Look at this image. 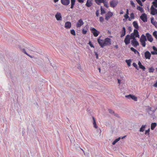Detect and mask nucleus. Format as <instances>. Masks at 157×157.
<instances>
[{
    "label": "nucleus",
    "instance_id": "obj_8",
    "mask_svg": "<svg viewBox=\"0 0 157 157\" xmlns=\"http://www.w3.org/2000/svg\"><path fill=\"white\" fill-rule=\"evenodd\" d=\"M140 19L144 22H145L147 21V18L146 14L144 13H143L140 17Z\"/></svg>",
    "mask_w": 157,
    "mask_h": 157
},
{
    "label": "nucleus",
    "instance_id": "obj_38",
    "mask_svg": "<svg viewBox=\"0 0 157 157\" xmlns=\"http://www.w3.org/2000/svg\"><path fill=\"white\" fill-rule=\"evenodd\" d=\"M71 33L73 35H75V32L74 29H72L71 30Z\"/></svg>",
    "mask_w": 157,
    "mask_h": 157
},
{
    "label": "nucleus",
    "instance_id": "obj_2",
    "mask_svg": "<svg viewBox=\"0 0 157 157\" xmlns=\"http://www.w3.org/2000/svg\"><path fill=\"white\" fill-rule=\"evenodd\" d=\"M156 109L157 108H156L155 109L154 108L149 107L147 109V110L149 114L151 115L152 117H153V114H154Z\"/></svg>",
    "mask_w": 157,
    "mask_h": 157
},
{
    "label": "nucleus",
    "instance_id": "obj_58",
    "mask_svg": "<svg viewBox=\"0 0 157 157\" xmlns=\"http://www.w3.org/2000/svg\"><path fill=\"white\" fill-rule=\"evenodd\" d=\"M132 65L135 67L137 66V65L135 63H133L132 64Z\"/></svg>",
    "mask_w": 157,
    "mask_h": 157
},
{
    "label": "nucleus",
    "instance_id": "obj_42",
    "mask_svg": "<svg viewBox=\"0 0 157 157\" xmlns=\"http://www.w3.org/2000/svg\"><path fill=\"white\" fill-rule=\"evenodd\" d=\"M104 4V6L106 7L107 8H108L109 7V6L108 5L107 2H106L105 1L104 2H103Z\"/></svg>",
    "mask_w": 157,
    "mask_h": 157
},
{
    "label": "nucleus",
    "instance_id": "obj_48",
    "mask_svg": "<svg viewBox=\"0 0 157 157\" xmlns=\"http://www.w3.org/2000/svg\"><path fill=\"white\" fill-rule=\"evenodd\" d=\"M87 31L86 30H85L84 29H82V33L83 34H86L87 33Z\"/></svg>",
    "mask_w": 157,
    "mask_h": 157
},
{
    "label": "nucleus",
    "instance_id": "obj_50",
    "mask_svg": "<svg viewBox=\"0 0 157 157\" xmlns=\"http://www.w3.org/2000/svg\"><path fill=\"white\" fill-rule=\"evenodd\" d=\"M150 131V129L149 128L147 130L145 131V134H149V132Z\"/></svg>",
    "mask_w": 157,
    "mask_h": 157
},
{
    "label": "nucleus",
    "instance_id": "obj_32",
    "mask_svg": "<svg viewBox=\"0 0 157 157\" xmlns=\"http://www.w3.org/2000/svg\"><path fill=\"white\" fill-rule=\"evenodd\" d=\"M121 139V137H119L116 139L112 143L113 145H115L116 143L118 141Z\"/></svg>",
    "mask_w": 157,
    "mask_h": 157
},
{
    "label": "nucleus",
    "instance_id": "obj_7",
    "mask_svg": "<svg viewBox=\"0 0 157 157\" xmlns=\"http://www.w3.org/2000/svg\"><path fill=\"white\" fill-rule=\"evenodd\" d=\"M113 15V13L111 12L110 11H109L106 14H105V19L106 21H108L109 18L112 17Z\"/></svg>",
    "mask_w": 157,
    "mask_h": 157
},
{
    "label": "nucleus",
    "instance_id": "obj_21",
    "mask_svg": "<svg viewBox=\"0 0 157 157\" xmlns=\"http://www.w3.org/2000/svg\"><path fill=\"white\" fill-rule=\"evenodd\" d=\"M133 26L136 29H138L139 27L138 23L136 21H133Z\"/></svg>",
    "mask_w": 157,
    "mask_h": 157
},
{
    "label": "nucleus",
    "instance_id": "obj_30",
    "mask_svg": "<svg viewBox=\"0 0 157 157\" xmlns=\"http://www.w3.org/2000/svg\"><path fill=\"white\" fill-rule=\"evenodd\" d=\"M146 125H142L141 128L140 129V132H143L144 131Z\"/></svg>",
    "mask_w": 157,
    "mask_h": 157
},
{
    "label": "nucleus",
    "instance_id": "obj_15",
    "mask_svg": "<svg viewBox=\"0 0 157 157\" xmlns=\"http://www.w3.org/2000/svg\"><path fill=\"white\" fill-rule=\"evenodd\" d=\"M61 3L65 6L68 5L70 3V0H61Z\"/></svg>",
    "mask_w": 157,
    "mask_h": 157
},
{
    "label": "nucleus",
    "instance_id": "obj_35",
    "mask_svg": "<svg viewBox=\"0 0 157 157\" xmlns=\"http://www.w3.org/2000/svg\"><path fill=\"white\" fill-rule=\"evenodd\" d=\"M101 15H102L103 14L105 13V11L103 9L102 6H101Z\"/></svg>",
    "mask_w": 157,
    "mask_h": 157
},
{
    "label": "nucleus",
    "instance_id": "obj_43",
    "mask_svg": "<svg viewBox=\"0 0 157 157\" xmlns=\"http://www.w3.org/2000/svg\"><path fill=\"white\" fill-rule=\"evenodd\" d=\"M99 20L100 22H102L104 20V18L102 17H101L99 18Z\"/></svg>",
    "mask_w": 157,
    "mask_h": 157
},
{
    "label": "nucleus",
    "instance_id": "obj_52",
    "mask_svg": "<svg viewBox=\"0 0 157 157\" xmlns=\"http://www.w3.org/2000/svg\"><path fill=\"white\" fill-rule=\"evenodd\" d=\"M96 16L97 17H98L99 16V10H97L96 12Z\"/></svg>",
    "mask_w": 157,
    "mask_h": 157
},
{
    "label": "nucleus",
    "instance_id": "obj_41",
    "mask_svg": "<svg viewBox=\"0 0 157 157\" xmlns=\"http://www.w3.org/2000/svg\"><path fill=\"white\" fill-rule=\"evenodd\" d=\"M131 39H132L135 37V35L133 33H132L130 36Z\"/></svg>",
    "mask_w": 157,
    "mask_h": 157
},
{
    "label": "nucleus",
    "instance_id": "obj_1",
    "mask_svg": "<svg viewBox=\"0 0 157 157\" xmlns=\"http://www.w3.org/2000/svg\"><path fill=\"white\" fill-rule=\"evenodd\" d=\"M152 4L151 8V13L152 15H155L157 13V9L154 7L155 6V8H157V0H155V1H153Z\"/></svg>",
    "mask_w": 157,
    "mask_h": 157
},
{
    "label": "nucleus",
    "instance_id": "obj_31",
    "mask_svg": "<svg viewBox=\"0 0 157 157\" xmlns=\"http://www.w3.org/2000/svg\"><path fill=\"white\" fill-rule=\"evenodd\" d=\"M137 10H139L141 13H143L144 12V10L143 8L139 6H138L137 7Z\"/></svg>",
    "mask_w": 157,
    "mask_h": 157
},
{
    "label": "nucleus",
    "instance_id": "obj_24",
    "mask_svg": "<svg viewBox=\"0 0 157 157\" xmlns=\"http://www.w3.org/2000/svg\"><path fill=\"white\" fill-rule=\"evenodd\" d=\"M151 23L154 25L156 28H157V23L156 21H154V18L153 17H151Z\"/></svg>",
    "mask_w": 157,
    "mask_h": 157
},
{
    "label": "nucleus",
    "instance_id": "obj_44",
    "mask_svg": "<svg viewBox=\"0 0 157 157\" xmlns=\"http://www.w3.org/2000/svg\"><path fill=\"white\" fill-rule=\"evenodd\" d=\"M108 111L110 113L112 114V115H113V114L114 113V111L111 109H109Z\"/></svg>",
    "mask_w": 157,
    "mask_h": 157
},
{
    "label": "nucleus",
    "instance_id": "obj_29",
    "mask_svg": "<svg viewBox=\"0 0 157 157\" xmlns=\"http://www.w3.org/2000/svg\"><path fill=\"white\" fill-rule=\"evenodd\" d=\"M130 49H131V50L135 54L137 53L139 55L140 54H139V52L137 50H136V49L134 48H133L131 47V48Z\"/></svg>",
    "mask_w": 157,
    "mask_h": 157
},
{
    "label": "nucleus",
    "instance_id": "obj_56",
    "mask_svg": "<svg viewBox=\"0 0 157 157\" xmlns=\"http://www.w3.org/2000/svg\"><path fill=\"white\" fill-rule=\"evenodd\" d=\"M113 115H114V116H115L117 117H119V115L118 114L115 113L113 114Z\"/></svg>",
    "mask_w": 157,
    "mask_h": 157
},
{
    "label": "nucleus",
    "instance_id": "obj_16",
    "mask_svg": "<svg viewBox=\"0 0 157 157\" xmlns=\"http://www.w3.org/2000/svg\"><path fill=\"white\" fill-rule=\"evenodd\" d=\"M65 27L67 29H69L71 27V23L69 21H67L65 23Z\"/></svg>",
    "mask_w": 157,
    "mask_h": 157
},
{
    "label": "nucleus",
    "instance_id": "obj_61",
    "mask_svg": "<svg viewBox=\"0 0 157 157\" xmlns=\"http://www.w3.org/2000/svg\"><path fill=\"white\" fill-rule=\"evenodd\" d=\"M153 86L155 87H157V80L155 82Z\"/></svg>",
    "mask_w": 157,
    "mask_h": 157
},
{
    "label": "nucleus",
    "instance_id": "obj_5",
    "mask_svg": "<svg viewBox=\"0 0 157 157\" xmlns=\"http://www.w3.org/2000/svg\"><path fill=\"white\" fill-rule=\"evenodd\" d=\"M130 35H127L126 36L124 40V42L126 45H128L130 43Z\"/></svg>",
    "mask_w": 157,
    "mask_h": 157
},
{
    "label": "nucleus",
    "instance_id": "obj_18",
    "mask_svg": "<svg viewBox=\"0 0 157 157\" xmlns=\"http://www.w3.org/2000/svg\"><path fill=\"white\" fill-rule=\"evenodd\" d=\"M134 34L136 36V37L139 38L140 35L139 34V32L137 29H134Z\"/></svg>",
    "mask_w": 157,
    "mask_h": 157
},
{
    "label": "nucleus",
    "instance_id": "obj_64",
    "mask_svg": "<svg viewBox=\"0 0 157 157\" xmlns=\"http://www.w3.org/2000/svg\"><path fill=\"white\" fill-rule=\"evenodd\" d=\"M117 80H118V83L119 84H120V83H121V80L119 79H117Z\"/></svg>",
    "mask_w": 157,
    "mask_h": 157
},
{
    "label": "nucleus",
    "instance_id": "obj_40",
    "mask_svg": "<svg viewBox=\"0 0 157 157\" xmlns=\"http://www.w3.org/2000/svg\"><path fill=\"white\" fill-rule=\"evenodd\" d=\"M19 48H20V49H21V50L22 52L24 53L26 55L28 54V53H27V52L25 51V49H22L20 47H19Z\"/></svg>",
    "mask_w": 157,
    "mask_h": 157
},
{
    "label": "nucleus",
    "instance_id": "obj_47",
    "mask_svg": "<svg viewBox=\"0 0 157 157\" xmlns=\"http://www.w3.org/2000/svg\"><path fill=\"white\" fill-rule=\"evenodd\" d=\"M154 71V69L152 67L150 68L149 69V72H153Z\"/></svg>",
    "mask_w": 157,
    "mask_h": 157
},
{
    "label": "nucleus",
    "instance_id": "obj_37",
    "mask_svg": "<svg viewBox=\"0 0 157 157\" xmlns=\"http://www.w3.org/2000/svg\"><path fill=\"white\" fill-rule=\"evenodd\" d=\"M153 35L157 40V31L154 32Z\"/></svg>",
    "mask_w": 157,
    "mask_h": 157
},
{
    "label": "nucleus",
    "instance_id": "obj_45",
    "mask_svg": "<svg viewBox=\"0 0 157 157\" xmlns=\"http://www.w3.org/2000/svg\"><path fill=\"white\" fill-rule=\"evenodd\" d=\"M130 4L132 5V6L133 7H135V4L132 1H130Z\"/></svg>",
    "mask_w": 157,
    "mask_h": 157
},
{
    "label": "nucleus",
    "instance_id": "obj_28",
    "mask_svg": "<svg viewBox=\"0 0 157 157\" xmlns=\"http://www.w3.org/2000/svg\"><path fill=\"white\" fill-rule=\"evenodd\" d=\"M105 1V0H95L96 3L99 5H100L99 3L104 2Z\"/></svg>",
    "mask_w": 157,
    "mask_h": 157
},
{
    "label": "nucleus",
    "instance_id": "obj_10",
    "mask_svg": "<svg viewBox=\"0 0 157 157\" xmlns=\"http://www.w3.org/2000/svg\"><path fill=\"white\" fill-rule=\"evenodd\" d=\"M98 41L99 44L101 48H103L105 46L104 40L98 39Z\"/></svg>",
    "mask_w": 157,
    "mask_h": 157
},
{
    "label": "nucleus",
    "instance_id": "obj_13",
    "mask_svg": "<svg viewBox=\"0 0 157 157\" xmlns=\"http://www.w3.org/2000/svg\"><path fill=\"white\" fill-rule=\"evenodd\" d=\"M84 24L82 20V19H79L76 24V27L77 28L80 27Z\"/></svg>",
    "mask_w": 157,
    "mask_h": 157
},
{
    "label": "nucleus",
    "instance_id": "obj_34",
    "mask_svg": "<svg viewBox=\"0 0 157 157\" xmlns=\"http://www.w3.org/2000/svg\"><path fill=\"white\" fill-rule=\"evenodd\" d=\"M146 41H141L140 40L141 43V45L143 47H145L146 46Z\"/></svg>",
    "mask_w": 157,
    "mask_h": 157
},
{
    "label": "nucleus",
    "instance_id": "obj_11",
    "mask_svg": "<svg viewBox=\"0 0 157 157\" xmlns=\"http://www.w3.org/2000/svg\"><path fill=\"white\" fill-rule=\"evenodd\" d=\"M146 36L148 40L150 42H151L153 40V38L152 37L151 35L149 33H147L146 34Z\"/></svg>",
    "mask_w": 157,
    "mask_h": 157
},
{
    "label": "nucleus",
    "instance_id": "obj_55",
    "mask_svg": "<svg viewBox=\"0 0 157 157\" xmlns=\"http://www.w3.org/2000/svg\"><path fill=\"white\" fill-rule=\"evenodd\" d=\"M124 16L126 19H127L129 18V16H128V14H125V15H124Z\"/></svg>",
    "mask_w": 157,
    "mask_h": 157
},
{
    "label": "nucleus",
    "instance_id": "obj_14",
    "mask_svg": "<svg viewBox=\"0 0 157 157\" xmlns=\"http://www.w3.org/2000/svg\"><path fill=\"white\" fill-rule=\"evenodd\" d=\"M144 56L146 59H150L151 56V54L149 51H147L144 53Z\"/></svg>",
    "mask_w": 157,
    "mask_h": 157
},
{
    "label": "nucleus",
    "instance_id": "obj_12",
    "mask_svg": "<svg viewBox=\"0 0 157 157\" xmlns=\"http://www.w3.org/2000/svg\"><path fill=\"white\" fill-rule=\"evenodd\" d=\"M105 46L110 45L111 44V39L109 38H107L104 40Z\"/></svg>",
    "mask_w": 157,
    "mask_h": 157
},
{
    "label": "nucleus",
    "instance_id": "obj_19",
    "mask_svg": "<svg viewBox=\"0 0 157 157\" xmlns=\"http://www.w3.org/2000/svg\"><path fill=\"white\" fill-rule=\"evenodd\" d=\"M138 64L140 68L142 69L143 71L145 70V67L141 63L140 61L138 62Z\"/></svg>",
    "mask_w": 157,
    "mask_h": 157
},
{
    "label": "nucleus",
    "instance_id": "obj_3",
    "mask_svg": "<svg viewBox=\"0 0 157 157\" xmlns=\"http://www.w3.org/2000/svg\"><path fill=\"white\" fill-rule=\"evenodd\" d=\"M90 30L92 33H93L94 36L95 37L97 36L100 33L99 32L94 28H91Z\"/></svg>",
    "mask_w": 157,
    "mask_h": 157
},
{
    "label": "nucleus",
    "instance_id": "obj_23",
    "mask_svg": "<svg viewBox=\"0 0 157 157\" xmlns=\"http://www.w3.org/2000/svg\"><path fill=\"white\" fill-rule=\"evenodd\" d=\"M140 40L147 41V39L146 36L144 34H142L141 36Z\"/></svg>",
    "mask_w": 157,
    "mask_h": 157
},
{
    "label": "nucleus",
    "instance_id": "obj_60",
    "mask_svg": "<svg viewBox=\"0 0 157 157\" xmlns=\"http://www.w3.org/2000/svg\"><path fill=\"white\" fill-rule=\"evenodd\" d=\"M128 29L129 32H130L132 31V29L130 26L128 27Z\"/></svg>",
    "mask_w": 157,
    "mask_h": 157
},
{
    "label": "nucleus",
    "instance_id": "obj_25",
    "mask_svg": "<svg viewBox=\"0 0 157 157\" xmlns=\"http://www.w3.org/2000/svg\"><path fill=\"white\" fill-rule=\"evenodd\" d=\"M71 0V8L73 9L75 5V0Z\"/></svg>",
    "mask_w": 157,
    "mask_h": 157
},
{
    "label": "nucleus",
    "instance_id": "obj_51",
    "mask_svg": "<svg viewBox=\"0 0 157 157\" xmlns=\"http://www.w3.org/2000/svg\"><path fill=\"white\" fill-rule=\"evenodd\" d=\"M89 44L91 47L94 48V46L90 41L89 42Z\"/></svg>",
    "mask_w": 157,
    "mask_h": 157
},
{
    "label": "nucleus",
    "instance_id": "obj_49",
    "mask_svg": "<svg viewBox=\"0 0 157 157\" xmlns=\"http://www.w3.org/2000/svg\"><path fill=\"white\" fill-rule=\"evenodd\" d=\"M151 53L152 55L157 54V51H154L151 52Z\"/></svg>",
    "mask_w": 157,
    "mask_h": 157
},
{
    "label": "nucleus",
    "instance_id": "obj_39",
    "mask_svg": "<svg viewBox=\"0 0 157 157\" xmlns=\"http://www.w3.org/2000/svg\"><path fill=\"white\" fill-rule=\"evenodd\" d=\"M137 2L141 6H142L143 5L140 0H136Z\"/></svg>",
    "mask_w": 157,
    "mask_h": 157
},
{
    "label": "nucleus",
    "instance_id": "obj_36",
    "mask_svg": "<svg viewBox=\"0 0 157 157\" xmlns=\"http://www.w3.org/2000/svg\"><path fill=\"white\" fill-rule=\"evenodd\" d=\"M75 146L76 148L78 150V148H80L83 151H84L82 149H81V148L80 147V146L78 144H75Z\"/></svg>",
    "mask_w": 157,
    "mask_h": 157
},
{
    "label": "nucleus",
    "instance_id": "obj_20",
    "mask_svg": "<svg viewBox=\"0 0 157 157\" xmlns=\"http://www.w3.org/2000/svg\"><path fill=\"white\" fill-rule=\"evenodd\" d=\"M92 4L91 1H90L89 0H87L86 3V6L88 7H89L91 6Z\"/></svg>",
    "mask_w": 157,
    "mask_h": 157
},
{
    "label": "nucleus",
    "instance_id": "obj_62",
    "mask_svg": "<svg viewBox=\"0 0 157 157\" xmlns=\"http://www.w3.org/2000/svg\"><path fill=\"white\" fill-rule=\"evenodd\" d=\"M51 65L52 66L53 68L55 69H56L57 68V67L56 66H53Z\"/></svg>",
    "mask_w": 157,
    "mask_h": 157
},
{
    "label": "nucleus",
    "instance_id": "obj_6",
    "mask_svg": "<svg viewBox=\"0 0 157 157\" xmlns=\"http://www.w3.org/2000/svg\"><path fill=\"white\" fill-rule=\"evenodd\" d=\"M125 97L129 99H132L135 101L137 100V98L135 96L131 94H129L128 95H126Z\"/></svg>",
    "mask_w": 157,
    "mask_h": 157
},
{
    "label": "nucleus",
    "instance_id": "obj_22",
    "mask_svg": "<svg viewBox=\"0 0 157 157\" xmlns=\"http://www.w3.org/2000/svg\"><path fill=\"white\" fill-rule=\"evenodd\" d=\"M92 119L93 120V124L94 125V127L96 128H98V126L96 124L95 120L94 117H92Z\"/></svg>",
    "mask_w": 157,
    "mask_h": 157
},
{
    "label": "nucleus",
    "instance_id": "obj_46",
    "mask_svg": "<svg viewBox=\"0 0 157 157\" xmlns=\"http://www.w3.org/2000/svg\"><path fill=\"white\" fill-rule=\"evenodd\" d=\"M130 17L132 19H133L134 18V14L133 13H132L130 14Z\"/></svg>",
    "mask_w": 157,
    "mask_h": 157
},
{
    "label": "nucleus",
    "instance_id": "obj_53",
    "mask_svg": "<svg viewBox=\"0 0 157 157\" xmlns=\"http://www.w3.org/2000/svg\"><path fill=\"white\" fill-rule=\"evenodd\" d=\"M94 53L95 55L96 56V58L97 59H98V53L96 52H94Z\"/></svg>",
    "mask_w": 157,
    "mask_h": 157
},
{
    "label": "nucleus",
    "instance_id": "obj_4",
    "mask_svg": "<svg viewBox=\"0 0 157 157\" xmlns=\"http://www.w3.org/2000/svg\"><path fill=\"white\" fill-rule=\"evenodd\" d=\"M118 3V2L116 0H112L110 2V6L113 8L115 7Z\"/></svg>",
    "mask_w": 157,
    "mask_h": 157
},
{
    "label": "nucleus",
    "instance_id": "obj_9",
    "mask_svg": "<svg viewBox=\"0 0 157 157\" xmlns=\"http://www.w3.org/2000/svg\"><path fill=\"white\" fill-rule=\"evenodd\" d=\"M55 17L57 21H61L62 20V17L60 13L57 12L55 15Z\"/></svg>",
    "mask_w": 157,
    "mask_h": 157
},
{
    "label": "nucleus",
    "instance_id": "obj_17",
    "mask_svg": "<svg viewBox=\"0 0 157 157\" xmlns=\"http://www.w3.org/2000/svg\"><path fill=\"white\" fill-rule=\"evenodd\" d=\"M121 37H123L126 34V29L124 27H123L121 31Z\"/></svg>",
    "mask_w": 157,
    "mask_h": 157
},
{
    "label": "nucleus",
    "instance_id": "obj_54",
    "mask_svg": "<svg viewBox=\"0 0 157 157\" xmlns=\"http://www.w3.org/2000/svg\"><path fill=\"white\" fill-rule=\"evenodd\" d=\"M132 39L133 40H131V43L132 42H135L137 41L135 37V38H134Z\"/></svg>",
    "mask_w": 157,
    "mask_h": 157
},
{
    "label": "nucleus",
    "instance_id": "obj_33",
    "mask_svg": "<svg viewBox=\"0 0 157 157\" xmlns=\"http://www.w3.org/2000/svg\"><path fill=\"white\" fill-rule=\"evenodd\" d=\"M125 62L128 66H131V59L126 60Z\"/></svg>",
    "mask_w": 157,
    "mask_h": 157
},
{
    "label": "nucleus",
    "instance_id": "obj_59",
    "mask_svg": "<svg viewBox=\"0 0 157 157\" xmlns=\"http://www.w3.org/2000/svg\"><path fill=\"white\" fill-rule=\"evenodd\" d=\"M153 49L155 51H157V48L153 46L152 47Z\"/></svg>",
    "mask_w": 157,
    "mask_h": 157
},
{
    "label": "nucleus",
    "instance_id": "obj_26",
    "mask_svg": "<svg viewBox=\"0 0 157 157\" xmlns=\"http://www.w3.org/2000/svg\"><path fill=\"white\" fill-rule=\"evenodd\" d=\"M157 125L156 123H153L151 125V129L153 130L154 128L156 127Z\"/></svg>",
    "mask_w": 157,
    "mask_h": 157
},
{
    "label": "nucleus",
    "instance_id": "obj_63",
    "mask_svg": "<svg viewBox=\"0 0 157 157\" xmlns=\"http://www.w3.org/2000/svg\"><path fill=\"white\" fill-rule=\"evenodd\" d=\"M27 55L28 56H29L30 58H33V57L31 56H30V55H29V54H28Z\"/></svg>",
    "mask_w": 157,
    "mask_h": 157
},
{
    "label": "nucleus",
    "instance_id": "obj_57",
    "mask_svg": "<svg viewBox=\"0 0 157 157\" xmlns=\"http://www.w3.org/2000/svg\"><path fill=\"white\" fill-rule=\"evenodd\" d=\"M78 2L80 3H82L84 2V0H77Z\"/></svg>",
    "mask_w": 157,
    "mask_h": 157
},
{
    "label": "nucleus",
    "instance_id": "obj_27",
    "mask_svg": "<svg viewBox=\"0 0 157 157\" xmlns=\"http://www.w3.org/2000/svg\"><path fill=\"white\" fill-rule=\"evenodd\" d=\"M131 44L135 47H136L139 45V43L138 41L135 42H132L131 43Z\"/></svg>",
    "mask_w": 157,
    "mask_h": 157
}]
</instances>
